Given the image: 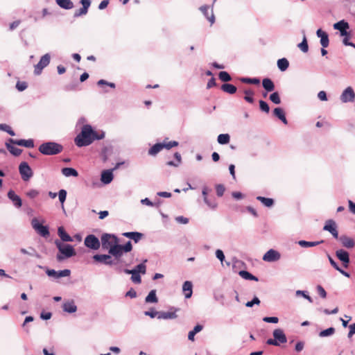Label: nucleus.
<instances>
[{"instance_id":"1","label":"nucleus","mask_w":355,"mask_h":355,"mask_svg":"<svg viewBox=\"0 0 355 355\" xmlns=\"http://www.w3.org/2000/svg\"><path fill=\"white\" fill-rule=\"evenodd\" d=\"M94 133V130L90 125H84L80 132L74 139L76 145L78 147L90 145L94 141V137H92Z\"/></svg>"},{"instance_id":"2","label":"nucleus","mask_w":355,"mask_h":355,"mask_svg":"<svg viewBox=\"0 0 355 355\" xmlns=\"http://www.w3.org/2000/svg\"><path fill=\"white\" fill-rule=\"evenodd\" d=\"M55 245L59 251V253L56 255V259L58 261H62L66 259L76 255V250L73 245L70 244H64L58 239L55 241Z\"/></svg>"},{"instance_id":"3","label":"nucleus","mask_w":355,"mask_h":355,"mask_svg":"<svg viewBox=\"0 0 355 355\" xmlns=\"http://www.w3.org/2000/svg\"><path fill=\"white\" fill-rule=\"evenodd\" d=\"M63 146L55 141H46L38 148V150L44 155H55L62 152Z\"/></svg>"},{"instance_id":"4","label":"nucleus","mask_w":355,"mask_h":355,"mask_svg":"<svg viewBox=\"0 0 355 355\" xmlns=\"http://www.w3.org/2000/svg\"><path fill=\"white\" fill-rule=\"evenodd\" d=\"M101 241L103 249L109 250L110 248L118 243V238L114 234L104 233L101 237Z\"/></svg>"},{"instance_id":"5","label":"nucleus","mask_w":355,"mask_h":355,"mask_svg":"<svg viewBox=\"0 0 355 355\" xmlns=\"http://www.w3.org/2000/svg\"><path fill=\"white\" fill-rule=\"evenodd\" d=\"M31 225L34 230L41 236L46 238L50 235L49 227L40 223L37 218L31 220Z\"/></svg>"},{"instance_id":"6","label":"nucleus","mask_w":355,"mask_h":355,"mask_svg":"<svg viewBox=\"0 0 355 355\" xmlns=\"http://www.w3.org/2000/svg\"><path fill=\"white\" fill-rule=\"evenodd\" d=\"M93 260L95 262L103 263L106 266H112L113 265H116L119 263V260L115 261L112 259L111 255L109 254H96L92 257Z\"/></svg>"},{"instance_id":"7","label":"nucleus","mask_w":355,"mask_h":355,"mask_svg":"<svg viewBox=\"0 0 355 355\" xmlns=\"http://www.w3.org/2000/svg\"><path fill=\"white\" fill-rule=\"evenodd\" d=\"M19 172L24 181H28L33 175V170L26 162H22L19 164Z\"/></svg>"},{"instance_id":"8","label":"nucleus","mask_w":355,"mask_h":355,"mask_svg":"<svg viewBox=\"0 0 355 355\" xmlns=\"http://www.w3.org/2000/svg\"><path fill=\"white\" fill-rule=\"evenodd\" d=\"M85 245L92 250H96L101 246V242L98 237L94 234H89L85 238Z\"/></svg>"},{"instance_id":"9","label":"nucleus","mask_w":355,"mask_h":355,"mask_svg":"<svg viewBox=\"0 0 355 355\" xmlns=\"http://www.w3.org/2000/svg\"><path fill=\"white\" fill-rule=\"evenodd\" d=\"M51 56L49 53H46L41 57L39 62L35 65L34 73L35 75H40L42 69L47 67L50 63Z\"/></svg>"},{"instance_id":"10","label":"nucleus","mask_w":355,"mask_h":355,"mask_svg":"<svg viewBox=\"0 0 355 355\" xmlns=\"http://www.w3.org/2000/svg\"><path fill=\"white\" fill-rule=\"evenodd\" d=\"M46 274L50 277L59 279L60 277H69L71 275V270L69 269H64L57 271L54 269L47 268L46 270Z\"/></svg>"},{"instance_id":"11","label":"nucleus","mask_w":355,"mask_h":355,"mask_svg":"<svg viewBox=\"0 0 355 355\" xmlns=\"http://www.w3.org/2000/svg\"><path fill=\"white\" fill-rule=\"evenodd\" d=\"M323 230L328 231L334 238L338 239V232L337 230V225L336 222L332 219H329L326 221Z\"/></svg>"},{"instance_id":"12","label":"nucleus","mask_w":355,"mask_h":355,"mask_svg":"<svg viewBox=\"0 0 355 355\" xmlns=\"http://www.w3.org/2000/svg\"><path fill=\"white\" fill-rule=\"evenodd\" d=\"M336 257L342 262L345 268H348L350 263L349 254L347 251L340 249L336 251Z\"/></svg>"},{"instance_id":"13","label":"nucleus","mask_w":355,"mask_h":355,"mask_svg":"<svg viewBox=\"0 0 355 355\" xmlns=\"http://www.w3.org/2000/svg\"><path fill=\"white\" fill-rule=\"evenodd\" d=\"M340 101L343 103L354 102L355 93L351 87H347L340 95Z\"/></svg>"},{"instance_id":"14","label":"nucleus","mask_w":355,"mask_h":355,"mask_svg":"<svg viewBox=\"0 0 355 355\" xmlns=\"http://www.w3.org/2000/svg\"><path fill=\"white\" fill-rule=\"evenodd\" d=\"M280 258L281 254L278 251L274 249H270L264 254L263 260L268 262H275L278 261Z\"/></svg>"},{"instance_id":"15","label":"nucleus","mask_w":355,"mask_h":355,"mask_svg":"<svg viewBox=\"0 0 355 355\" xmlns=\"http://www.w3.org/2000/svg\"><path fill=\"white\" fill-rule=\"evenodd\" d=\"M272 336L278 346L287 342V338L282 329H276L272 332Z\"/></svg>"},{"instance_id":"16","label":"nucleus","mask_w":355,"mask_h":355,"mask_svg":"<svg viewBox=\"0 0 355 355\" xmlns=\"http://www.w3.org/2000/svg\"><path fill=\"white\" fill-rule=\"evenodd\" d=\"M108 252L110 255H112L114 257V260H115V261L119 260V263H120L121 262L120 257L122 256L124 251L121 248V245L118 244V243H116L114 246L110 248Z\"/></svg>"},{"instance_id":"17","label":"nucleus","mask_w":355,"mask_h":355,"mask_svg":"<svg viewBox=\"0 0 355 355\" xmlns=\"http://www.w3.org/2000/svg\"><path fill=\"white\" fill-rule=\"evenodd\" d=\"M333 26L335 30L340 31V35H347V29L349 28V23L344 19L335 23Z\"/></svg>"},{"instance_id":"18","label":"nucleus","mask_w":355,"mask_h":355,"mask_svg":"<svg viewBox=\"0 0 355 355\" xmlns=\"http://www.w3.org/2000/svg\"><path fill=\"white\" fill-rule=\"evenodd\" d=\"M113 171L114 169H107L102 171L101 180L103 184H108L112 181L114 178Z\"/></svg>"},{"instance_id":"19","label":"nucleus","mask_w":355,"mask_h":355,"mask_svg":"<svg viewBox=\"0 0 355 355\" xmlns=\"http://www.w3.org/2000/svg\"><path fill=\"white\" fill-rule=\"evenodd\" d=\"M316 35L320 38L321 46L327 48L329 44V35L321 28H319L316 31Z\"/></svg>"},{"instance_id":"20","label":"nucleus","mask_w":355,"mask_h":355,"mask_svg":"<svg viewBox=\"0 0 355 355\" xmlns=\"http://www.w3.org/2000/svg\"><path fill=\"white\" fill-rule=\"evenodd\" d=\"M209 6L207 5H203L200 7V10L202 12L205 17L210 22L211 25L214 24L215 22V16L214 15L213 9L211 10V15H209L208 10Z\"/></svg>"},{"instance_id":"21","label":"nucleus","mask_w":355,"mask_h":355,"mask_svg":"<svg viewBox=\"0 0 355 355\" xmlns=\"http://www.w3.org/2000/svg\"><path fill=\"white\" fill-rule=\"evenodd\" d=\"M8 198L13 202L14 205L16 207L19 208L21 207V199L18 195L15 193V192L13 190L10 189L8 192Z\"/></svg>"},{"instance_id":"22","label":"nucleus","mask_w":355,"mask_h":355,"mask_svg":"<svg viewBox=\"0 0 355 355\" xmlns=\"http://www.w3.org/2000/svg\"><path fill=\"white\" fill-rule=\"evenodd\" d=\"M62 309L67 313H73L77 311V306L73 300H68L63 303Z\"/></svg>"},{"instance_id":"23","label":"nucleus","mask_w":355,"mask_h":355,"mask_svg":"<svg viewBox=\"0 0 355 355\" xmlns=\"http://www.w3.org/2000/svg\"><path fill=\"white\" fill-rule=\"evenodd\" d=\"M122 235L126 238L132 239L135 243H138L144 236V234L139 232H127L123 233Z\"/></svg>"},{"instance_id":"24","label":"nucleus","mask_w":355,"mask_h":355,"mask_svg":"<svg viewBox=\"0 0 355 355\" xmlns=\"http://www.w3.org/2000/svg\"><path fill=\"white\" fill-rule=\"evenodd\" d=\"M182 291L185 298H190L193 293V284L190 281H185L182 285Z\"/></svg>"},{"instance_id":"25","label":"nucleus","mask_w":355,"mask_h":355,"mask_svg":"<svg viewBox=\"0 0 355 355\" xmlns=\"http://www.w3.org/2000/svg\"><path fill=\"white\" fill-rule=\"evenodd\" d=\"M273 115L276 116L277 119L281 120L282 123L285 125L288 124V121L286 118L285 112L284 110L282 107H275L273 110Z\"/></svg>"},{"instance_id":"26","label":"nucleus","mask_w":355,"mask_h":355,"mask_svg":"<svg viewBox=\"0 0 355 355\" xmlns=\"http://www.w3.org/2000/svg\"><path fill=\"white\" fill-rule=\"evenodd\" d=\"M58 234L60 236L61 241L63 242H72V237L69 235L65 231L64 228L62 226H60L58 229Z\"/></svg>"},{"instance_id":"27","label":"nucleus","mask_w":355,"mask_h":355,"mask_svg":"<svg viewBox=\"0 0 355 355\" xmlns=\"http://www.w3.org/2000/svg\"><path fill=\"white\" fill-rule=\"evenodd\" d=\"M124 273L131 275V281L135 284H140L141 282V277L140 273H137L136 270H130V269L125 268Z\"/></svg>"},{"instance_id":"28","label":"nucleus","mask_w":355,"mask_h":355,"mask_svg":"<svg viewBox=\"0 0 355 355\" xmlns=\"http://www.w3.org/2000/svg\"><path fill=\"white\" fill-rule=\"evenodd\" d=\"M262 86L266 92H272L275 88V83L269 78H265L262 80Z\"/></svg>"},{"instance_id":"29","label":"nucleus","mask_w":355,"mask_h":355,"mask_svg":"<svg viewBox=\"0 0 355 355\" xmlns=\"http://www.w3.org/2000/svg\"><path fill=\"white\" fill-rule=\"evenodd\" d=\"M164 148L163 143H157L154 144L149 150L148 155L151 156H156Z\"/></svg>"},{"instance_id":"30","label":"nucleus","mask_w":355,"mask_h":355,"mask_svg":"<svg viewBox=\"0 0 355 355\" xmlns=\"http://www.w3.org/2000/svg\"><path fill=\"white\" fill-rule=\"evenodd\" d=\"M339 240L340 241V242L342 243L343 245L345 248H352L354 247L355 245V242L354 241L349 238V237H347L346 236H342L339 238Z\"/></svg>"},{"instance_id":"31","label":"nucleus","mask_w":355,"mask_h":355,"mask_svg":"<svg viewBox=\"0 0 355 355\" xmlns=\"http://www.w3.org/2000/svg\"><path fill=\"white\" fill-rule=\"evenodd\" d=\"M61 172L65 177H77L78 175L77 170L71 167L62 168Z\"/></svg>"},{"instance_id":"32","label":"nucleus","mask_w":355,"mask_h":355,"mask_svg":"<svg viewBox=\"0 0 355 355\" xmlns=\"http://www.w3.org/2000/svg\"><path fill=\"white\" fill-rule=\"evenodd\" d=\"M220 89L225 93H227L229 94H234L236 92L237 88L236 86H234L232 84L230 83H223L221 85Z\"/></svg>"},{"instance_id":"33","label":"nucleus","mask_w":355,"mask_h":355,"mask_svg":"<svg viewBox=\"0 0 355 355\" xmlns=\"http://www.w3.org/2000/svg\"><path fill=\"white\" fill-rule=\"evenodd\" d=\"M6 146L8 151L15 157L20 155L22 152L21 149L15 147L12 144L10 143L8 141L6 143Z\"/></svg>"},{"instance_id":"34","label":"nucleus","mask_w":355,"mask_h":355,"mask_svg":"<svg viewBox=\"0 0 355 355\" xmlns=\"http://www.w3.org/2000/svg\"><path fill=\"white\" fill-rule=\"evenodd\" d=\"M322 243H324L323 240L319 241H306L304 240H300L298 241L299 245L302 248L315 247Z\"/></svg>"},{"instance_id":"35","label":"nucleus","mask_w":355,"mask_h":355,"mask_svg":"<svg viewBox=\"0 0 355 355\" xmlns=\"http://www.w3.org/2000/svg\"><path fill=\"white\" fill-rule=\"evenodd\" d=\"M257 200L261 202L266 207H271L275 204V200L270 198H266L263 196H257Z\"/></svg>"},{"instance_id":"36","label":"nucleus","mask_w":355,"mask_h":355,"mask_svg":"<svg viewBox=\"0 0 355 355\" xmlns=\"http://www.w3.org/2000/svg\"><path fill=\"white\" fill-rule=\"evenodd\" d=\"M177 317H178V315L175 313V311H174V312L161 311V312H159L157 318L158 319L168 320V319H175Z\"/></svg>"},{"instance_id":"37","label":"nucleus","mask_w":355,"mask_h":355,"mask_svg":"<svg viewBox=\"0 0 355 355\" xmlns=\"http://www.w3.org/2000/svg\"><path fill=\"white\" fill-rule=\"evenodd\" d=\"M277 64L281 71H285L289 67V62L286 58H282L277 60Z\"/></svg>"},{"instance_id":"38","label":"nucleus","mask_w":355,"mask_h":355,"mask_svg":"<svg viewBox=\"0 0 355 355\" xmlns=\"http://www.w3.org/2000/svg\"><path fill=\"white\" fill-rule=\"evenodd\" d=\"M56 3L62 8L69 10L73 7V3L71 0H56Z\"/></svg>"},{"instance_id":"39","label":"nucleus","mask_w":355,"mask_h":355,"mask_svg":"<svg viewBox=\"0 0 355 355\" xmlns=\"http://www.w3.org/2000/svg\"><path fill=\"white\" fill-rule=\"evenodd\" d=\"M239 275L242 278H243L244 279H246V280H252V281H256V282L259 281L258 277L253 275L252 274H251L250 272H249L247 270H240L239 272Z\"/></svg>"},{"instance_id":"40","label":"nucleus","mask_w":355,"mask_h":355,"mask_svg":"<svg viewBox=\"0 0 355 355\" xmlns=\"http://www.w3.org/2000/svg\"><path fill=\"white\" fill-rule=\"evenodd\" d=\"M174 157H175L176 161L175 162H174V161H168L166 162V165L167 166H174V167H178V166H180V164L182 162V157H181L180 153H179L178 152L175 153H174Z\"/></svg>"},{"instance_id":"41","label":"nucleus","mask_w":355,"mask_h":355,"mask_svg":"<svg viewBox=\"0 0 355 355\" xmlns=\"http://www.w3.org/2000/svg\"><path fill=\"white\" fill-rule=\"evenodd\" d=\"M145 302L146 303H157L158 302V298L156 295V291L151 290L148 295L145 298Z\"/></svg>"},{"instance_id":"42","label":"nucleus","mask_w":355,"mask_h":355,"mask_svg":"<svg viewBox=\"0 0 355 355\" xmlns=\"http://www.w3.org/2000/svg\"><path fill=\"white\" fill-rule=\"evenodd\" d=\"M203 329V326L201 324H197L194 327L193 330L190 331L188 334V339L189 340L193 341L194 337L196 334L202 331Z\"/></svg>"},{"instance_id":"43","label":"nucleus","mask_w":355,"mask_h":355,"mask_svg":"<svg viewBox=\"0 0 355 355\" xmlns=\"http://www.w3.org/2000/svg\"><path fill=\"white\" fill-rule=\"evenodd\" d=\"M146 262L147 259H144L142 263L137 265L134 268L130 269V270H136L137 273L144 275L146 272V266L145 264Z\"/></svg>"},{"instance_id":"44","label":"nucleus","mask_w":355,"mask_h":355,"mask_svg":"<svg viewBox=\"0 0 355 355\" xmlns=\"http://www.w3.org/2000/svg\"><path fill=\"white\" fill-rule=\"evenodd\" d=\"M239 80L246 84L259 85L260 83V79L259 78L241 77L239 78Z\"/></svg>"},{"instance_id":"45","label":"nucleus","mask_w":355,"mask_h":355,"mask_svg":"<svg viewBox=\"0 0 355 355\" xmlns=\"http://www.w3.org/2000/svg\"><path fill=\"white\" fill-rule=\"evenodd\" d=\"M111 152H112L111 147L105 146L102 148L101 153V157L103 162H105L107 161L109 155H110Z\"/></svg>"},{"instance_id":"46","label":"nucleus","mask_w":355,"mask_h":355,"mask_svg":"<svg viewBox=\"0 0 355 355\" xmlns=\"http://www.w3.org/2000/svg\"><path fill=\"white\" fill-rule=\"evenodd\" d=\"M217 141L221 145L227 144L230 141V136L229 134H220L218 136Z\"/></svg>"},{"instance_id":"47","label":"nucleus","mask_w":355,"mask_h":355,"mask_svg":"<svg viewBox=\"0 0 355 355\" xmlns=\"http://www.w3.org/2000/svg\"><path fill=\"white\" fill-rule=\"evenodd\" d=\"M334 327H329L326 329L322 330L319 332V336L321 338L328 337L332 336L335 333Z\"/></svg>"},{"instance_id":"48","label":"nucleus","mask_w":355,"mask_h":355,"mask_svg":"<svg viewBox=\"0 0 355 355\" xmlns=\"http://www.w3.org/2000/svg\"><path fill=\"white\" fill-rule=\"evenodd\" d=\"M218 78L221 81L224 82L225 83H227V82L232 80L231 76L225 71H220L218 73Z\"/></svg>"},{"instance_id":"49","label":"nucleus","mask_w":355,"mask_h":355,"mask_svg":"<svg viewBox=\"0 0 355 355\" xmlns=\"http://www.w3.org/2000/svg\"><path fill=\"white\" fill-rule=\"evenodd\" d=\"M244 94H245L244 96V100L249 103H254L253 96L254 94V92L251 89H245L244 91Z\"/></svg>"},{"instance_id":"50","label":"nucleus","mask_w":355,"mask_h":355,"mask_svg":"<svg viewBox=\"0 0 355 355\" xmlns=\"http://www.w3.org/2000/svg\"><path fill=\"white\" fill-rule=\"evenodd\" d=\"M205 203L211 209H214L217 207V202L214 197L208 198L204 200Z\"/></svg>"},{"instance_id":"51","label":"nucleus","mask_w":355,"mask_h":355,"mask_svg":"<svg viewBox=\"0 0 355 355\" xmlns=\"http://www.w3.org/2000/svg\"><path fill=\"white\" fill-rule=\"evenodd\" d=\"M0 130L7 132L10 136L15 135V132L12 130L11 127L6 123H0Z\"/></svg>"},{"instance_id":"52","label":"nucleus","mask_w":355,"mask_h":355,"mask_svg":"<svg viewBox=\"0 0 355 355\" xmlns=\"http://www.w3.org/2000/svg\"><path fill=\"white\" fill-rule=\"evenodd\" d=\"M270 100L275 104L279 105L281 103V98L277 92H275L270 94Z\"/></svg>"},{"instance_id":"53","label":"nucleus","mask_w":355,"mask_h":355,"mask_svg":"<svg viewBox=\"0 0 355 355\" xmlns=\"http://www.w3.org/2000/svg\"><path fill=\"white\" fill-rule=\"evenodd\" d=\"M297 46L304 53H306L309 51V45L305 35L304 36L302 42L298 44Z\"/></svg>"},{"instance_id":"54","label":"nucleus","mask_w":355,"mask_h":355,"mask_svg":"<svg viewBox=\"0 0 355 355\" xmlns=\"http://www.w3.org/2000/svg\"><path fill=\"white\" fill-rule=\"evenodd\" d=\"M259 109L261 110V111L266 112V113H268L270 112V107L266 101H263V100H259Z\"/></svg>"},{"instance_id":"55","label":"nucleus","mask_w":355,"mask_h":355,"mask_svg":"<svg viewBox=\"0 0 355 355\" xmlns=\"http://www.w3.org/2000/svg\"><path fill=\"white\" fill-rule=\"evenodd\" d=\"M67 194V193L65 189H60L58 193L59 201L60 202L62 205H63L64 202L66 200ZM62 207H64V206H62Z\"/></svg>"},{"instance_id":"56","label":"nucleus","mask_w":355,"mask_h":355,"mask_svg":"<svg viewBox=\"0 0 355 355\" xmlns=\"http://www.w3.org/2000/svg\"><path fill=\"white\" fill-rule=\"evenodd\" d=\"M261 303V301L259 299L258 297L257 296H254L252 300L250 301H248L245 303V306L247 307H249V308H251L254 305H259Z\"/></svg>"},{"instance_id":"57","label":"nucleus","mask_w":355,"mask_h":355,"mask_svg":"<svg viewBox=\"0 0 355 355\" xmlns=\"http://www.w3.org/2000/svg\"><path fill=\"white\" fill-rule=\"evenodd\" d=\"M97 85L101 86V87L103 86V85H107V86H109L110 87H111L112 89H114L116 87L115 83H111V82H108V81H107L105 80H103V79L99 80L97 82Z\"/></svg>"},{"instance_id":"58","label":"nucleus","mask_w":355,"mask_h":355,"mask_svg":"<svg viewBox=\"0 0 355 355\" xmlns=\"http://www.w3.org/2000/svg\"><path fill=\"white\" fill-rule=\"evenodd\" d=\"M225 191V188L223 184H219L216 185V191L218 197H222Z\"/></svg>"},{"instance_id":"59","label":"nucleus","mask_w":355,"mask_h":355,"mask_svg":"<svg viewBox=\"0 0 355 355\" xmlns=\"http://www.w3.org/2000/svg\"><path fill=\"white\" fill-rule=\"evenodd\" d=\"M30 250H31V252H28L25 248H21L20 252L24 254H29L31 256H36L37 257H40L34 248H30Z\"/></svg>"},{"instance_id":"60","label":"nucleus","mask_w":355,"mask_h":355,"mask_svg":"<svg viewBox=\"0 0 355 355\" xmlns=\"http://www.w3.org/2000/svg\"><path fill=\"white\" fill-rule=\"evenodd\" d=\"M295 293H296L297 296L302 295V296H303V297L306 299L309 302H313L312 298L309 295V294L306 291L298 290L296 291Z\"/></svg>"},{"instance_id":"61","label":"nucleus","mask_w":355,"mask_h":355,"mask_svg":"<svg viewBox=\"0 0 355 355\" xmlns=\"http://www.w3.org/2000/svg\"><path fill=\"white\" fill-rule=\"evenodd\" d=\"M27 87H28V84L25 81H23V82L18 81L16 83V88L19 92L24 91Z\"/></svg>"},{"instance_id":"62","label":"nucleus","mask_w":355,"mask_h":355,"mask_svg":"<svg viewBox=\"0 0 355 355\" xmlns=\"http://www.w3.org/2000/svg\"><path fill=\"white\" fill-rule=\"evenodd\" d=\"M88 12V9L85 8V7H82L79 10H76L74 12V17H78L81 15H86Z\"/></svg>"},{"instance_id":"63","label":"nucleus","mask_w":355,"mask_h":355,"mask_svg":"<svg viewBox=\"0 0 355 355\" xmlns=\"http://www.w3.org/2000/svg\"><path fill=\"white\" fill-rule=\"evenodd\" d=\"M124 252H129L132 250V245L130 241H127L124 245H121Z\"/></svg>"},{"instance_id":"64","label":"nucleus","mask_w":355,"mask_h":355,"mask_svg":"<svg viewBox=\"0 0 355 355\" xmlns=\"http://www.w3.org/2000/svg\"><path fill=\"white\" fill-rule=\"evenodd\" d=\"M163 144L164 145V148L169 150L173 147L178 146L179 144L176 141H171L167 143L163 142Z\"/></svg>"}]
</instances>
